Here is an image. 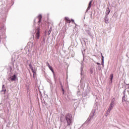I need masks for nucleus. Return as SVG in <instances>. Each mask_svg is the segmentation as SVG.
I'll return each mask as SVG.
<instances>
[{"label":"nucleus","mask_w":129,"mask_h":129,"mask_svg":"<svg viewBox=\"0 0 129 129\" xmlns=\"http://www.w3.org/2000/svg\"><path fill=\"white\" fill-rule=\"evenodd\" d=\"M115 101V99L114 98H113L111 101V102H110V105H113V106H114V102Z\"/></svg>","instance_id":"7"},{"label":"nucleus","mask_w":129,"mask_h":129,"mask_svg":"<svg viewBox=\"0 0 129 129\" xmlns=\"http://www.w3.org/2000/svg\"><path fill=\"white\" fill-rule=\"evenodd\" d=\"M110 13V10L109 9V8H107L106 9V15H109Z\"/></svg>","instance_id":"9"},{"label":"nucleus","mask_w":129,"mask_h":129,"mask_svg":"<svg viewBox=\"0 0 129 129\" xmlns=\"http://www.w3.org/2000/svg\"><path fill=\"white\" fill-rule=\"evenodd\" d=\"M50 70H51V72H52V73H54V70H53V68H52V67H50L49 68Z\"/></svg>","instance_id":"15"},{"label":"nucleus","mask_w":129,"mask_h":129,"mask_svg":"<svg viewBox=\"0 0 129 129\" xmlns=\"http://www.w3.org/2000/svg\"><path fill=\"white\" fill-rule=\"evenodd\" d=\"M47 66H48V68L51 67V66H50V63H49L48 62H47Z\"/></svg>","instance_id":"16"},{"label":"nucleus","mask_w":129,"mask_h":129,"mask_svg":"<svg viewBox=\"0 0 129 129\" xmlns=\"http://www.w3.org/2000/svg\"><path fill=\"white\" fill-rule=\"evenodd\" d=\"M62 89V91L63 92V94H64V93H65V91H64V89L63 88H61Z\"/></svg>","instance_id":"18"},{"label":"nucleus","mask_w":129,"mask_h":129,"mask_svg":"<svg viewBox=\"0 0 129 129\" xmlns=\"http://www.w3.org/2000/svg\"><path fill=\"white\" fill-rule=\"evenodd\" d=\"M72 23H74V20H72Z\"/></svg>","instance_id":"21"},{"label":"nucleus","mask_w":129,"mask_h":129,"mask_svg":"<svg viewBox=\"0 0 129 129\" xmlns=\"http://www.w3.org/2000/svg\"><path fill=\"white\" fill-rule=\"evenodd\" d=\"M122 102H125V103L128 102L127 99L125 98L124 96L122 97Z\"/></svg>","instance_id":"6"},{"label":"nucleus","mask_w":129,"mask_h":129,"mask_svg":"<svg viewBox=\"0 0 129 129\" xmlns=\"http://www.w3.org/2000/svg\"><path fill=\"white\" fill-rule=\"evenodd\" d=\"M17 79V76L16 75H14L13 76L11 77V80L12 81H15Z\"/></svg>","instance_id":"4"},{"label":"nucleus","mask_w":129,"mask_h":129,"mask_svg":"<svg viewBox=\"0 0 129 129\" xmlns=\"http://www.w3.org/2000/svg\"><path fill=\"white\" fill-rule=\"evenodd\" d=\"M112 79H113V74L110 75V81L111 83H112Z\"/></svg>","instance_id":"13"},{"label":"nucleus","mask_w":129,"mask_h":129,"mask_svg":"<svg viewBox=\"0 0 129 129\" xmlns=\"http://www.w3.org/2000/svg\"><path fill=\"white\" fill-rule=\"evenodd\" d=\"M101 64H102V66H103V65L104 64V56H102Z\"/></svg>","instance_id":"14"},{"label":"nucleus","mask_w":129,"mask_h":129,"mask_svg":"<svg viewBox=\"0 0 129 129\" xmlns=\"http://www.w3.org/2000/svg\"><path fill=\"white\" fill-rule=\"evenodd\" d=\"M50 31H51V28L50 29Z\"/></svg>","instance_id":"23"},{"label":"nucleus","mask_w":129,"mask_h":129,"mask_svg":"<svg viewBox=\"0 0 129 129\" xmlns=\"http://www.w3.org/2000/svg\"><path fill=\"white\" fill-rule=\"evenodd\" d=\"M97 65H100V64L99 62H97Z\"/></svg>","instance_id":"20"},{"label":"nucleus","mask_w":129,"mask_h":129,"mask_svg":"<svg viewBox=\"0 0 129 129\" xmlns=\"http://www.w3.org/2000/svg\"><path fill=\"white\" fill-rule=\"evenodd\" d=\"M90 71L91 74H92V73H93V71H92V69H91Z\"/></svg>","instance_id":"17"},{"label":"nucleus","mask_w":129,"mask_h":129,"mask_svg":"<svg viewBox=\"0 0 129 129\" xmlns=\"http://www.w3.org/2000/svg\"><path fill=\"white\" fill-rule=\"evenodd\" d=\"M66 120L68 125H70L72 123V115L71 114H68L66 115Z\"/></svg>","instance_id":"1"},{"label":"nucleus","mask_w":129,"mask_h":129,"mask_svg":"<svg viewBox=\"0 0 129 129\" xmlns=\"http://www.w3.org/2000/svg\"><path fill=\"white\" fill-rule=\"evenodd\" d=\"M32 72L33 73V77L34 78H36V72H35V71H32Z\"/></svg>","instance_id":"11"},{"label":"nucleus","mask_w":129,"mask_h":129,"mask_svg":"<svg viewBox=\"0 0 129 129\" xmlns=\"http://www.w3.org/2000/svg\"><path fill=\"white\" fill-rule=\"evenodd\" d=\"M38 20H39L38 23H41V22H42V15H39L38 16Z\"/></svg>","instance_id":"8"},{"label":"nucleus","mask_w":129,"mask_h":129,"mask_svg":"<svg viewBox=\"0 0 129 129\" xmlns=\"http://www.w3.org/2000/svg\"><path fill=\"white\" fill-rule=\"evenodd\" d=\"M29 67H30L31 71H34V68H33V66L32 65V64H31V63L29 64Z\"/></svg>","instance_id":"12"},{"label":"nucleus","mask_w":129,"mask_h":129,"mask_svg":"<svg viewBox=\"0 0 129 129\" xmlns=\"http://www.w3.org/2000/svg\"><path fill=\"white\" fill-rule=\"evenodd\" d=\"M101 56L102 59V57H103V55H102V53H101Z\"/></svg>","instance_id":"19"},{"label":"nucleus","mask_w":129,"mask_h":129,"mask_svg":"<svg viewBox=\"0 0 129 129\" xmlns=\"http://www.w3.org/2000/svg\"><path fill=\"white\" fill-rule=\"evenodd\" d=\"M64 19L66 21H67V23H69V24H70L71 23V21L69 20V18L68 17H65Z\"/></svg>","instance_id":"10"},{"label":"nucleus","mask_w":129,"mask_h":129,"mask_svg":"<svg viewBox=\"0 0 129 129\" xmlns=\"http://www.w3.org/2000/svg\"><path fill=\"white\" fill-rule=\"evenodd\" d=\"M113 106H113V105L110 104V106L106 113V114L107 115H106V116H107V115H108L109 113H110V111H111L112 109L113 108Z\"/></svg>","instance_id":"3"},{"label":"nucleus","mask_w":129,"mask_h":129,"mask_svg":"<svg viewBox=\"0 0 129 129\" xmlns=\"http://www.w3.org/2000/svg\"><path fill=\"white\" fill-rule=\"evenodd\" d=\"M92 4V1H90L89 2V5H88V7L87 9V11H89V10H90V8H91V4Z\"/></svg>","instance_id":"5"},{"label":"nucleus","mask_w":129,"mask_h":129,"mask_svg":"<svg viewBox=\"0 0 129 129\" xmlns=\"http://www.w3.org/2000/svg\"><path fill=\"white\" fill-rule=\"evenodd\" d=\"M35 35L36 39L39 40L40 39V28H37L35 32Z\"/></svg>","instance_id":"2"},{"label":"nucleus","mask_w":129,"mask_h":129,"mask_svg":"<svg viewBox=\"0 0 129 129\" xmlns=\"http://www.w3.org/2000/svg\"><path fill=\"white\" fill-rule=\"evenodd\" d=\"M4 92H6V90H4Z\"/></svg>","instance_id":"22"}]
</instances>
